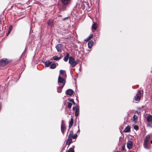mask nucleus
<instances>
[{
	"label": "nucleus",
	"instance_id": "1",
	"mask_svg": "<svg viewBox=\"0 0 152 152\" xmlns=\"http://www.w3.org/2000/svg\"><path fill=\"white\" fill-rule=\"evenodd\" d=\"M78 60L75 61L74 58L72 56L69 57V63L70 64L72 67H75L79 62Z\"/></svg>",
	"mask_w": 152,
	"mask_h": 152
},
{
	"label": "nucleus",
	"instance_id": "2",
	"mask_svg": "<svg viewBox=\"0 0 152 152\" xmlns=\"http://www.w3.org/2000/svg\"><path fill=\"white\" fill-rule=\"evenodd\" d=\"M58 83L59 86H64L65 84V80L62 76H59L58 77Z\"/></svg>",
	"mask_w": 152,
	"mask_h": 152
},
{
	"label": "nucleus",
	"instance_id": "3",
	"mask_svg": "<svg viewBox=\"0 0 152 152\" xmlns=\"http://www.w3.org/2000/svg\"><path fill=\"white\" fill-rule=\"evenodd\" d=\"M72 0H60L62 4L64 7H67L71 3Z\"/></svg>",
	"mask_w": 152,
	"mask_h": 152
},
{
	"label": "nucleus",
	"instance_id": "4",
	"mask_svg": "<svg viewBox=\"0 0 152 152\" xmlns=\"http://www.w3.org/2000/svg\"><path fill=\"white\" fill-rule=\"evenodd\" d=\"M141 95V92L140 90H138L137 94L134 97V100L137 101H139L140 100Z\"/></svg>",
	"mask_w": 152,
	"mask_h": 152
},
{
	"label": "nucleus",
	"instance_id": "5",
	"mask_svg": "<svg viewBox=\"0 0 152 152\" xmlns=\"http://www.w3.org/2000/svg\"><path fill=\"white\" fill-rule=\"evenodd\" d=\"M56 48L57 51L58 52L60 53H61L63 50V45L61 44H58L56 45Z\"/></svg>",
	"mask_w": 152,
	"mask_h": 152
},
{
	"label": "nucleus",
	"instance_id": "6",
	"mask_svg": "<svg viewBox=\"0 0 152 152\" xmlns=\"http://www.w3.org/2000/svg\"><path fill=\"white\" fill-rule=\"evenodd\" d=\"M9 63V61L7 59H3L0 61V63L1 65L4 66Z\"/></svg>",
	"mask_w": 152,
	"mask_h": 152
},
{
	"label": "nucleus",
	"instance_id": "7",
	"mask_svg": "<svg viewBox=\"0 0 152 152\" xmlns=\"http://www.w3.org/2000/svg\"><path fill=\"white\" fill-rule=\"evenodd\" d=\"M73 110H75V115L76 117H77L79 115V110L78 106H76L75 107H73Z\"/></svg>",
	"mask_w": 152,
	"mask_h": 152
},
{
	"label": "nucleus",
	"instance_id": "8",
	"mask_svg": "<svg viewBox=\"0 0 152 152\" xmlns=\"http://www.w3.org/2000/svg\"><path fill=\"white\" fill-rule=\"evenodd\" d=\"M133 142L132 141H128L127 143V147L129 149H131L132 147Z\"/></svg>",
	"mask_w": 152,
	"mask_h": 152
},
{
	"label": "nucleus",
	"instance_id": "9",
	"mask_svg": "<svg viewBox=\"0 0 152 152\" xmlns=\"http://www.w3.org/2000/svg\"><path fill=\"white\" fill-rule=\"evenodd\" d=\"M66 128L64 124L62 123L61 126V130L62 133L64 134V131L66 130Z\"/></svg>",
	"mask_w": 152,
	"mask_h": 152
},
{
	"label": "nucleus",
	"instance_id": "10",
	"mask_svg": "<svg viewBox=\"0 0 152 152\" xmlns=\"http://www.w3.org/2000/svg\"><path fill=\"white\" fill-rule=\"evenodd\" d=\"M147 121L148 122H152V115L149 114L146 118Z\"/></svg>",
	"mask_w": 152,
	"mask_h": 152
},
{
	"label": "nucleus",
	"instance_id": "11",
	"mask_svg": "<svg viewBox=\"0 0 152 152\" xmlns=\"http://www.w3.org/2000/svg\"><path fill=\"white\" fill-rule=\"evenodd\" d=\"M72 137L68 136V138L66 142V144L69 145L72 142Z\"/></svg>",
	"mask_w": 152,
	"mask_h": 152
},
{
	"label": "nucleus",
	"instance_id": "12",
	"mask_svg": "<svg viewBox=\"0 0 152 152\" xmlns=\"http://www.w3.org/2000/svg\"><path fill=\"white\" fill-rule=\"evenodd\" d=\"M52 61H48L44 62L45 64V66L46 67H48L50 66L52 63Z\"/></svg>",
	"mask_w": 152,
	"mask_h": 152
},
{
	"label": "nucleus",
	"instance_id": "13",
	"mask_svg": "<svg viewBox=\"0 0 152 152\" xmlns=\"http://www.w3.org/2000/svg\"><path fill=\"white\" fill-rule=\"evenodd\" d=\"M73 118H71L70 119V121L69 122V129L68 130V132L69 131V129L72 126L73 124Z\"/></svg>",
	"mask_w": 152,
	"mask_h": 152
},
{
	"label": "nucleus",
	"instance_id": "14",
	"mask_svg": "<svg viewBox=\"0 0 152 152\" xmlns=\"http://www.w3.org/2000/svg\"><path fill=\"white\" fill-rule=\"evenodd\" d=\"M66 93L68 95L71 96L73 93V91L72 89H69L66 91Z\"/></svg>",
	"mask_w": 152,
	"mask_h": 152
},
{
	"label": "nucleus",
	"instance_id": "15",
	"mask_svg": "<svg viewBox=\"0 0 152 152\" xmlns=\"http://www.w3.org/2000/svg\"><path fill=\"white\" fill-rule=\"evenodd\" d=\"M143 146L145 148L147 149H149L150 148V144L148 142L144 143Z\"/></svg>",
	"mask_w": 152,
	"mask_h": 152
},
{
	"label": "nucleus",
	"instance_id": "16",
	"mask_svg": "<svg viewBox=\"0 0 152 152\" xmlns=\"http://www.w3.org/2000/svg\"><path fill=\"white\" fill-rule=\"evenodd\" d=\"M150 136L149 135H147L145 138V139L144 140V143L148 142L149 141V139L150 138Z\"/></svg>",
	"mask_w": 152,
	"mask_h": 152
},
{
	"label": "nucleus",
	"instance_id": "17",
	"mask_svg": "<svg viewBox=\"0 0 152 152\" xmlns=\"http://www.w3.org/2000/svg\"><path fill=\"white\" fill-rule=\"evenodd\" d=\"M93 43V41L92 40H91L89 41L88 44L89 48L90 49L91 48Z\"/></svg>",
	"mask_w": 152,
	"mask_h": 152
},
{
	"label": "nucleus",
	"instance_id": "18",
	"mask_svg": "<svg viewBox=\"0 0 152 152\" xmlns=\"http://www.w3.org/2000/svg\"><path fill=\"white\" fill-rule=\"evenodd\" d=\"M58 86L57 88V92L58 93H60L62 91V89L64 86Z\"/></svg>",
	"mask_w": 152,
	"mask_h": 152
},
{
	"label": "nucleus",
	"instance_id": "19",
	"mask_svg": "<svg viewBox=\"0 0 152 152\" xmlns=\"http://www.w3.org/2000/svg\"><path fill=\"white\" fill-rule=\"evenodd\" d=\"M47 23L48 25L52 26L53 25V21L51 19H50L47 21Z\"/></svg>",
	"mask_w": 152,
	"mask_h": 152
},
{
	"label": "nucleus",
	"instance_id": "20",
	"mask_svg": "<svg viewBox=\"0 0 152 152\" xmlns=\"http://www.w3.org/2000/svg\"><path fill=\"white\" fill-rule=\"evenodd\" d=\"M130 127L128 126L125 128L124 131L125 132H128L130 130Z\"/></svg>",
	"mask_w": 152,
	"mask_h": 152
},
{
	"label": "nucleus",
	"instance_id": "21",
	"mask_svg": "<svg viewBox=\"0 0 152 152\" xmlns=\"http://www.w3.org/2000/svg\"><path fill=\"white\" fill-rule=\"evenodd\" d=\"M97 24L96 23H94L92 26V28L96 30L97 29Z\"/></svg>",
	"mask_w": 152,
	"mask_h": 152
},
{
	"label": "nucleus",
	"instance_id": "22",
	"mask_svg": "<svg viewBox=\"0 0 152 152\" xmlns=\"http://www.w3.org/2000/svg\"><path fill=\"white\" fill-rule=\"evenodd\" d=\"M93 36V35L92 34H91L86 39H85L84 40L85 41H88L89 40H90Z\"/></svg>",
	"mask_w": 152,
	"mask_h": 152
},
{
	"label": "nucleus",
	"instance_id": "23",
	"mask_svg": "<svg viewBox=\"0 0 152 152\" xmlns=\"http://www.w3.org/2000/svg\"><path fill=\"white\" fill-rule=\"evenodd\" d=\"M53 60L55 61H58L61 58V57H58L57 56H54L53 57Z\"/></svg>",
	"mask_w": 152,
	"mask_h": 152
},
{
	"label": "nucleus",
	"instance_id": "24",
	"mask_svg": "<svg viewBox=\"0 0 152 152\" xmlns=\"http://www.w3.org/2000/svg\"><path fill=\"white\" fill-rule=\"evenodd\" d=\"M56 65L55 64L53 63L50 66V68L51 69H53L56 67Z\"/></svg>",
	"mask_w": 152,
	"mask_h": 152
},
{
	"label": "nucleus",
	"instance_id": "25",
	"mask_svg": "<svg viewBox=\"0 0 152 152\" xmlns=\"http://www.w3.org/2000/svg\"><path fill=\"white\" fill-rule=\"evenodd\" d=\"M12 25H10L9 26L7 35H8L10 33V32L11 31V30L12 29Z\"/></svg>",
	"mask_w": 152,
	"mask_h": 152
},
{
	"label": "nucleus",
	"instance_id": "26",
	"mask_svg": "<svg viewBox=\"0 0 152 152\" xmlns=\"http://www.w3.org/2000/svg\"><path fill=\"white\" fill-rule=\"evenodd\" d=\"M60 73L63 76H64L66 75V73H65V71L62 70H60Z\"/></svg>",
	"mask_w": 152,
	"mask_h": 152
},
{
	"label": "nucleus",
	"instance_id": "27",
	"mask_svg": "<svg viewBox=\"0 0 152 152\" xmlns=\"http://www.w3.org/2000/svg\"><path fill=\"white\" fill-rule=\"evenodd\" d=\"M73 146V148H70L67 152H74V148L75 146Z\"/></svg>",
	"mask_w": 152,
	"mask_h": 152
},
{
	"label": "nucleus",
	"instance_id": "28",
	"mask_svg": "<svg viewBox=\"0 0 152 152\" xmlns=\"http://www.w3.org/2000/svg\"><path fill=\"white\" fill-rule=\"evenodd\" d=\"M133 121L135 122H136L137 118V117L134 115L133 116Z\"/></svg>",
	"mask_w": 152,
	"mask_h": 152
},
{
	"label": "nucleus",
	"instance_id": "29",
	"mask_svg": "<svg viewBox=\"0 0 152 152\" xmlns=\"http://www.w3.org/2000/svg\"><path fill=\"white\" fill-rule=\"evenodd\" d=\"M133 127L136 130L138 129L139 127L137 125H133Z\"/></svg>",
	"mask_w": 152,
	"mask_h": 152
},
{
	"label": "nucleus",
	"instance_id": "30",
	"mask_svg": "<svg viewBox=\"0 0 152 152\" xmlns=\"http://www.w3.org/2000/svg\"><path fill=\"white\" fill-rule=\"evenodd\" d=\"M73 132L72 131H70L69 134V137H72L73 135Z\"/></svg>",
	"mask_w": 152,
	"mask_h": 152
},
{
	"label": "nucleus",
	"instance_id": "31",
	"mask_svg": "<svg viewBox=\"0 0 152 152\" xmlns=\"http://www.w3.org/2000/svg\"><path fill=\"white\" fill-rule=\"evenodd\" d=\"M72 106V103L70 102L68 103V107L70 109L71 108Z\"/></svg>",
	"mask_w": 152,
	"mask_h": 152
},
{
	"label": "nucleus",
	"instance_id": "32",
	"mask_svg": "<svg viewBox=\"0 0 152 152\" xmlns=\"http://www.w3.org/2000/svg\"><path fill=\"white\" fill-rule=\"evenodd\" d=\"M68 59H69V58L66 56H65L64 58V60L65 61H67Z\"/></svg>",
	"mask_w": 152,
	"mask_h": 152
},
{
	"label": "nucleus",
	"instance_id": "33",
	"mask_svg": "<svg viewBox=\"0 0 152 152\" xmlns=\"http://www.w3.org/2000/svg\"><path fill=\"white\" fill-rule=\"evenodd\" d=\"M77 137V135L76 134H75L74 135H73L72 137V138L73 139L76 138Z\"/></svg>",
	"mask_w": 152,
	"mask_h": 152
},
{
	"label": "nucleus",
	"instance_id": "34",
	"mask_svg": "<svg viewBox=\"0 0 152 152\" xmlns=\"http://www.w3.org/2000/svg\"><path fill=\"white\" fill-rule=\"evenodd\" d=\"M69 101L71 102H73L74 101V100L73 99H68Z\"/></svg>",
	"mask_w": 152,
	"mask_h": 152
},
{
	"label": "nucleus",
	"instance_id": "35",
	"mask_svg": "<svg viewBox=\"0 0 152 152\" xmlns=\"http://www.w3.org/2000/svg\"><path fill=\"white\" fill-rule=\"evenodd\" d=\"M69 53H67V54H66V55L65 56L67 57H68V58H69Z\"/></svg>",
	"mask_w": 152,
	"mask_h": 152
},
{
	"label": "nucleus",
	"instance_id": "36",
	"mask_svg": "<svg viewBox=\"0 0 152 152\" xmlns=\"http://www.w3.org/2000/svg\"><path fill=\"white\" fill-rule=\"evenodd\" d=\"M124 148H125V146H124L122 147V149L123 150H124Z\"/></svg>",
	"mask_w": 152,
	"mask_h": 152
},
{
	"label": "nucleus",
	"instance_id": "37",
	"mask_svg": "<svg viewBox=\"0 0 152 152\" xmlns=\"http://www.w3.org/2000/svg\"><path fill=\"white\" fill-rule=\"evenodd\" d=\"M72 103H73V104H76L74 102V101H73V102H72Z\"/></svg>",
	"mask_w": 152,
	"mask_h": 152
},
{
	"label": "nucleus",
	"instance_id": "38",
	"mask_svg": "<svg viewBox=\"0 0 152 152\" xmlns=\"http://www.w3.org/2000/svg\"><path fill=\"white\" fill-rule=\"evenodd\" d=\"M61 123H64V121L63 120H62V121H61Z\"/></svg>",
	"mask_w": 152,
	"mask_h": 152
},
{
	"label": "nucleus",
	"instance_id": "39",
	"mask_svg": "<svg viewBox=\"0 0 152 152\" xmlns=\"http://www.w3.org/2000/svg\"><path fill=\"white\" fill-rule=\"evenodd\" d=\"M151 143L152 144V140L151 141Z\"/></svg>",
	"mask_w": 152,
	"mask_h": 152
},
{
	"label": "nucleus",
	"instance_id": "40",
	"mask_svg": "<svg viewBox=\"0 0 152 152\" xmlns=\"http://www.w3.org/2000/svg\"><path fill=\"white\" fill-rule=\"evenodd\" d=\"M50 60H53V59H52V58H51V59H50Z\"/></svg>",
	"mask_w": 152,
	"mask_h": 152
},
{
	"label": "nucleus",
	"instance_id": "41",
	"mask_svg": "<svg viewBox=\"0 0 152 152\" xmlns=\"http://www.w3.org/2000/svg\"><path fill=\"white\" fill-rule=\"evenodd\" d=\"M116 152H118V151H116Z\"/></svg>",
	"mask_w": 152,
	"mask_h": 152
}]
</instances>
